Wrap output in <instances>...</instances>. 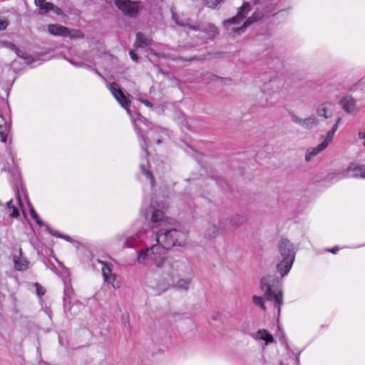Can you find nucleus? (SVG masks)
Masks as SVG:
<instances>
[{
  "label": "nucleus",
  "mask_w": 365,
  "mask_h": 365,
  "mask_svg": "<svg viewBox=\"0 0 365 365\" xmlns=\"http://www.w3.org/2000/svg\"><path fill=\"white\" fill-rule=\"evenodd\" d=\"M358 135H359V138H365V130L364 131H363V130L359 131V133H358ZM363 144L365 146V142H364Z\"/></svg>",
  "instance_id": "obj_43"
},
{
  "label": "nucleus",
  "mask_w": 365,
  "mask_h": 365,
  "mask_svg": "<svg viewBox=\"0 0 365 365\" xmlns=\"http://www.w3.org/2000/svg\"><path fill=\"white\" fill-rule=\"evenodd\" d=\"M40 9L39 14H45L53 9V4L50 2H44L41 5L38 6Z\"/></svg>",
  "instance_id": "obj_26"
},
{
  "label": "nucleus",
  "mask_w": 365,
  "mask_h": 365,
  "mask_svg": "<svg viewBox=\"0 0 365 365\" xmlns=\"http://www.w3.org/2000/svg\"><path fill=\"white\" fill-rule=\"evenodd\" d=\"M6 207L9 210H11L10 216L13 217H17L19 216V210L14 206L12 200L6 203Z\"/></svg>",
  "instance_id": "obj_31"
},
{
  "label": "nucleus",
  "mask_w": 365,
  "mask_h": 365,
  "mask_svg": "<svg viewBox=\"0 0 365 365\" xmlns=\"http://www.w3.org/2000/svg\"><path fill=\"white\" fill-rule=\"evenodd\" d=\"M245 217L240 215H235L230 219V225L232 228H237L245 222Z\"/></svg>",
  "instance_id": "obj_24"
},
{
  "label": "nucleus",
  "mask_w": 365,
  "mask_h": 365,
  "mask_svg": "<svg viewBox=\"0 0 365 365\" xmlns=\"http://www.w3.org/2000/svg\"><path fill=\"white\" fill-rule=\"evenodd\" d=\"M108 87L110 92L112 93V94L113 95V96L115 97V98L121 105V106L125 108L127 110V111L129 112L128 106L130 103V101L124 95L118 84L113 82L111 84L108 85Z\"/></svg>",
  "instance_id": "obj_11"
},
{
  "label": "nucleus",
  "mask_w": 365,
  "mask_h": 365,
  "mask_svg": "<svg viewBox=\"0 0 365 365\" xmlns=\"http://www.w3.org/2000/svg\"><path fill=\"white\" fill-rule=\"evenodd\" d=\"M59 343H60L61 344H62V343H63V341H62V339H61V337H59Z\"/></svg>",
  "instance_id": "obj_51"
},
{
  "label": "nucleus",
  "mask_w": 365,
  "mask_h": 365,
  "mask_svg": "<svg viewBox=\"0 0 365 365\" xmlns=\"http://www.w3.org/2000/svg\"><path fill=\"white\" fill-rule=\"evenodd\" d=\"M255 339L264 341L266 345L274 341L273 336L266 329L258 330L255 334Z\"/></svg>",
  "instance_id": "obj_20"
},
{
  "label": "nucleus",
  "mask_w": 365,
  "mask_h": 365,
  "mask_svg": "<svg viewBox=\"0 0 365 365\" xmlns=\"http://www.w3.org/2000/svg\"><path fill=\"white\" fill-rule=\"evenodd\" d=\"M144 215L146 219H150L152 224L150 231L146 232L147 234H151L150 243L153 242L160 243L167 250L185 244L186 233L182 230L167 227L164 212L160 208L159 205H155L151 203L145 210Z\"/></svg>",
  "instance_id": "obj_2"
},
{
  "label": "nucleus",
  "mask_w": 365,
  "mask_h": 365,
  "mask_svg": "<svg viewBox=\"0 0 365 365\" xmlns=\"http://www.w3.org/2000/svg\"><path fill=\"white\" fill-rule=\"evenodd\" d=\"M15 53L21 58H24L26 60V62L29 64L32 63V57L29 55H27L24 51H21V49L16 48V50L14 51Z\"/></svg>",
  "instance_id": "obj_28"
},
{
  "label": "nucleus",
  "mask_w": 365,
  "mask_h": 365,
  "mask_svg": "<svg viewBox=\"0 0 365 365\" xmlns=\"http://www.w3.org/2000/svg\"><path fill=\"white\" fill-rule=\"evenodd\" d=\"M176 24H178V25H180V26H184V24H180V23H178V21H176Z\"/></svg>",
  "instance_id": "obj_52"
},
{
  "label": "nucleus",
  "mask_w": 365,
  "mask_h": 365,
  "mask_svg": "<svg viewBox=\"0 0 365 365\" xmlns=\"http://www.w3.org/2000/svg\"><path fill=\"white\" fill-rule=\"evenodd\" d=\"M67 36H68L71 39H77V38H83L84 35L79 30L69 29H68Z\"/></svg>",
  "instance_id": "obj_27"
},
{
  "label": "nucleus",
  "mask_w": 365,
  "mask_h": 365,
  "mask_svg": "<svg viewBox=\"0 0 365 365\" xmlns=\"http://www.w3.org/2000/svg\"><path fill=\"white\" fill-rule=\"evenodd\" d=\"M250 10V4L244 3L242 6L239 8L237 14L235 16L223 22L224 26L230 35H240L243 33L245 29L252 23L261 19L262 16V14L259 11H255L250 17L244 21L242 26H239Z\"/></svg>",
  "instance_id": "obj_4"
},
{
  "label": "nucleus",
  "mask_w": 365,
  "mask_h": 365,
  "mask_svg": "<svg viewBox=\"0 0 365 365\" xmlns=\"http://www.w3.org/2000/svg\"><path fill=\"white\" fill-rule=\"evenodd\" d=\"M205 4L212 9L215 8L217 4L221 1V0H204Z\"/></svg>",
  "instance_id": "obj_37"
},
{
  "label": "nucleus",
  "mask_w": 365,
  "mask_h": 365,
  "mask_svg": "<svg viewBox=\"0 0 365 365\" xmlns=\"http://www.w3.org/2000/svg\"><path fill=\"white\" fill-rule=\"evenodd\" d=\"M70 63L71 64H73V66H77V67H81V66H83V63H76V62H74V61H70Z\"/></svg>",
  "instance_id": "obj_45"
},
{
  "label": "nucleus",
  "mask_w": 365,
  "mask_h": 365,
  "mask_svg": "<svg viewBox=\"0 0 365 365\" xmlns=\"http://www.w3.org/2000/svg\"><path fill=\"white\" fill-rule=\"evenodd\" d=\"M105 281L110 284L113 288L119 287V284L118 282H116V275L115 274H110L109 277L105 279Z\"/></svg>",
  "instance_id": "obj_33"
},
{
  "label": "nucleus",
  "mask_w": 365,
  "mask_h": 365,
  "mask_svg": "<svg viewBox=\"0 0 365 365\" xmlns=\"http://www.w3.org/2000/svg\"><path fill=\"white\" fill-rule=\"evenodd\" d=\"M339 104L347 113H351L356 110V101L351 96L343 97Z\"/></svg>",
  "instance_id": "obj_17"
},
{
  "label": "nucleus",
  "mask_w": 365,
  "mask_h": 365,
  "mask_svg": "<svg viewBox=\"0 0 365 365\" xmlns=\"http://www.w3.org/2000/svg\"><path fill=\"white\" fill-rule=\"evenodd\" d=\"M150 44V39L146 38L142 33L136 34L135 45L138 48H145Z\"/></svg>",
  "instance_id": "obj_22"
},
{
  "label": "nucleus",
  "mask_w": 365,
  "mask_h": 365,
  "mask_svg": "<svg viewBox=\"0 0 365 365\" xmlns=\"http://www.w3.org/2000/svg\"><path fill=\"white\" fill-rule=\"evenodd\" d=\"M187 268L188 267L185 264V268L184 269L182 274L175 278L173 282H170V286L173 285L175 288L180 291H188L192 282V279L190 277L180 278V277H182L184 274L187 272Z\"/></svg>",
  "instance_id": "obj_13"
},
{
  "label": "nucleus",
  "mask_w": 365,
  "mask_h": 365,
  "mask_svg": "<svg viewBox=\"0 0 365 365\" xmlns=\"http://www.w3.org/2000/svg\"><path fill=\"white\" fill-rule=\"evenodd\" d=\"M14 263L16 270L25 271L29 268V262L26 259L14 256Z\"/></svg>",
  "instance_id": "obj_21"
},
{
  "label": "nucleus",
  "mask_w": 365,
  "mask_h": 365,
  "mask_svg": "<svg viewBox=\"0 0 365 365\" xmlns=\"http://www.w3.org/2000/svg\"><path fill=\"white\" fill-rule=\"evenodd\" d=\"M48 31L53 36L66 37L68 28L59 24H49L48 26Z\"/></svg>",
  "instance_id": "obj_18"
},
{
  "label": "nucleus",
  "mask_w": 365,
  "mask_h": 365,
  "mask_svg": "<svg viewBox=\"0 0 365 365\" xmlns=\"http://www.w3.org/2000/svg\"><path fill=\"white\" fill-rule=\"evenodd\" d=\"M140 168L142 173L150 181L151 186L153 187L154 184V180L152 173L146 168L145 165L143 163L140 165Z\"/></svg>",
  "instance_id": "obj_29"
},
{
  "label": "nucleus",
  "mask_w": 365,
  "mask_h": 365,
  "mask_svg": "<svg viewBox=\"0 0 365 365\" xmlns=\"http://www.w3.org/2000/svg\"><path fill=\"white\" fill-rule=\"evenodd\" d=\"M30 215L34 220L37 219L38 216L34 208L32 207L30 208Z\"/></svg>",
  "instance_id": "obj_39"
},
{
  "label": "nucleus",
  "mask_w": 365,
  "mask_h": 365,
  "mask_svg": "<svg viewBox=\"0 0 365 365\" xmlns=\"http://www.w3.org/2000/svg\"><path fill=\"white\" fill-rule=\"evenodd\" d=\"M294 260L282 259V261L277 265L278 272L282 277L286 276L292 268Z\"/></svg>",
  "instance_id": "obj_19"
},
{
  "label": "nucleus",
  "mask_w": 365,
  "mask_h": 365,
  "mask_svg": "<svg viewBox=\"0 0 365 365\" xmlns=\"http://www.w3.org/2000/svg\"><path fill=\"white\" fill-rule=\"evenodd\" d=\"M35 286L36 287V294H38V296L41 297L45 294L46 290L43 287H41L38 283H36Z\"/></svg>",
  "instance_id": "obj_38"
},
{
  "label": "nucleus",
  "mask_w": 365,
  "mask_h": 365,
  "mask_svg": "<svg viewBox=\"0 0 365 365\" xmlns=\"http://www.w3.org/2000/svg\"><path fill=\"white\" fill-rule=\"evenodd\" d=\"M202 30L207 34L209 38H214L219 34L217 28L210 23L203 26Z\"/></svg>",
  "instance_id": "obj_23"
},
{
  "label": "nucleus",
  "mask_w": 365,
  "mask_h": 365,
  "mask_svg": "<svg viewBox=\"0 0 365 365\" xmlns=\"http://www.w3.org/2000/svg\"><path fill=\"white\" fill-rule=\"evenodd\" d=\"M46 0H35V4L38 6L45 2Z\"/></svg>",
  "instance_id": "obj_47"
},
{
  "label": "nucleus",
  "mask_w": 365,
  "mask_h": 365,
  "mask_svg": "<svg viewBox=\"0 0 365 365\" xmlns=\"http://www.w3.org/2000/svg\"><path fill=\"white\" fill-rule=\"evenodd\" d=\"M9 25L8 20L6 17L0 16V31H4Z\"/></svg>",
  "instance_id": "obj_36"
},
{
  "label": "nucleus",
  "mask_w": 365,
  "mask_h": 365,
  "mask_svg": "<svg viewBox=\"0 0 365 365\" xmlns=\"http://www.w3.org/2000/svg\"><path fill=\"white\" fill-rule=\"evenodd\" d=\"M130 53V58L134 61H137L138 59V57L137 56V54L135 53L134 51H130L129 52Z\"/></svg>",
  "instance_id": "obj_41"
},
{
  "label": "nucleus",
  "mask_w": 365,
  "mask_h": 365,
  "mask_svg": "<svg viewBox=\"0 0 365 365\" xmlns=\"http://www.w3.org/2000/svg\"><path fill=\"white\" fill-rule=\"evenodd\" d=\"M0 44L1 46L3 47H6L7 48H9V50H11V51H14L16 50V45H14V43H12L11 42H9V41H1L0 42Z\"/></svg>",
  "instance_id": "obj_35"
},
{
  "label": "nucleus",
  "mask_w": 365,
  "mask_h": 365,
  "mask_svg": "<svg viewBox=\"0 0 365 365\" xmlns=\"http://www.w3.org/2000/svg\"><path fill=\"white\" fill-rule=\"evenodd\" d=\"M96 73L99 76H102L101 74L98 71H96Z\"/></svg>",
  "instance_id": "obj_50"
},
{
  "label": "nucleus",
  "mask_w": 365,
  "mask_h": 365,
  "mask_svg": "<svg viewBox=\"0 0 365 365\" xmlns=\"http://www.w3.org/2000/svg\"><path fill=\"white\" fill-rule=\"evenodd\" d=\"M252 301L256 306L259 307L263 311L266 310L263 297L254 295L252 297Z\"/></svg>",
  "instance_id": "obj_30"
},
{
  "label": "nucleus",
  "mask_w": 365,
  "mask_h": 365,
  "mask_svg": "<svg viewBox=\"0 0 365 365\" xmlns=\"http://www.w3.org/2000/svg\"><path fill=\"white\" fill-rule=\"evenodd\" d=\"M101 263H102V274L104 278V280L109 277L110 274H113L111 269L109 266H108L106 264L100 261Z\"/></svg>",
  "instance_id": "obj_32"
},
{
  "label": "nucleus",
  "mask_w": 365,
  "mask_h": 365,
  "mask_svg": "<svg viewBox=\"0 0 365 365\" xmlns=\"http://www.w3.org/2000/svg\"><path fill=\"white\" fill-rule=\"evenodd\" d=\"M150 231V229L140 230L135 235H130L128 233L118 235L115 237V240L118 242H122L124 247H133L138 245L139 242L145 241L150 239L152 240L151 234H147L146 232Z\"/></svg>",
  "instance_id": "obj_6"
},
{
  "label": "nucleus",
  "mask_w": 365,
  "mask_h": 365,
  "mask_svg": "<svg viewBox=\"0 0 365 365\" xmlns=\"http://www.w3.org/2000/svg\"><path fill=\"white\" fill-rule=\"evenodd\" d=\"M329 143L330 141L324 137L323 141L317 146L307 149L305 155V160L307 162L310 161L314 157L323 151L328 146Z\"/></svg>",
  "instance_id": "obj_15"
},
{
  "label": "nucleus",
  "mask_w": 365,
  "mask_h": 365,
  "mask_svg": "<svg viewBox=\"0 0 365 365\" xmlns=\"http://www.w3.org/2000/svg\"><path fill=\"white\" fill-rule=\"evenodd\" d=\"M11 117L8 116L7 118L0 115V137L1 140L6 143L7 137L11 131Z\"/></svg>",
  "instance_id": "obj_14"
},
{
  "label": "nucleus",
  "mask_w": 365,
  "mask_h": 365,
  "mask_svg": "<svg viewBox=\"0 0 365 365\" xmlns=\"http://www.w3.org/2000/svg\"><path fill=\"white\" fill-rule=\"evenodd\" d=\"M207 233L209 237H214L218 233V228L215 225H212L207 230Z\"/></svg>",
  "instance_id": "obj_34"
},
{
  "label": "nucleus",
  "mask_w": 365,
  "mask_h": 365,
  "mask_svg": "<svg viewBox=\"0 0 365 365\" xmlns=\"http://www.w3.org/2000/svg\"><path fill=\"white\" fill-rule=\"evenodd\" d=\"M278 250L282 259H295V250L293 244L286 238H282L278 242Z\"/></svg>",
  "instance_id": "obj_9"
},
{
  "label": "nucleus",
  "mask_w": 365,
  "mask_h": 365,
  "mask_svg": "<svg viewBox=\"0 0 365 365\" xmlns=\"http://www.w3.org/2000/svg\"><path fill=\"white\" fill-rule=\"evenodd\" d=\"M50 233H51V235H52L53 236H55V237H61V235L58 232L53 230H50Z\"/></svg>",
  "instance_id": "obj_42"
},
{
  "label": "nucleus",
  "mask_w": 365,
  "mask_h": 365,
  "mask_svg": "<svg viewBox=\"0 0 365 365\" xmlns=\"http://www.w3.org/2000/svg\"><path fill=\"white\" fill-rule=\"evenodd\" d=\"M292 120L305 129H312L318 124V120L314 115H310L306 118H301L298 115L291 114Z\"/></svg>",
  "instance_id": "obj_12"
},
{
  "label": "nucleus",
  "mask_w": 365,
  "mask_h": 365,
  "mask_svg": "<svg viewBox=\"0 0 365 365\" xmlns=\"http://www.w3.org/2000/svg\"><path fill=\"white\" fill-rule=\"evenodd\" d=\"M348 172L351 173L350 174H341V173H332L329 178V180L333 182H336L341 180L344 177L350 176L352 178H365V167L364 165L355 166L354 168H349Z\"/></svg>",
  "instance_id": "obj_10"
},
{
  "label": "nucleus",
  "mask_w": 365,
  "mask_h": 365,
  "mask_svg": "<svg viewBox=\"0 0 365 365\" xmlns=\"http://www.w3.org/2000/svg\"><path fill=\"white\" fill-rule=\"evenodd\" d=\"M115 5L122 12L131 17H135L139 11V3L130 0H115Z\"/></svg>",
  "instance_id": "obj_8"
},
{
  "label": "nucleus",
  "mask_w": 365,
  "mask_h": 365,
  "mask_svg": "<svg viewBox=\"0 0 365 365\" xmlns=\"http://www.w3.org/2000/svg\"><path fill=\"white\" fill-rule=\"evenodd\" d=\"M133 124L139 138L140 147L144 151L145 158L148 155V148L152 140L155 141L157 144H160L164 138L168 136V130L159 126H153L149 130L148 136L145 137L143 132L149 127V125L146 120L141 115L133 122Z\"/></svg>",
  "instance_id": "obj_3"
},
{
  "label": "nucleus",
  "mask_w": 365,
  "mask_h": 365,
  "mask_svg": "<svg viewBox=\"0 0 365 365\" xmlns=\"http://www.w3.org/2000/svg\"><path fill=\"white\" fill-rule=\"evenodd\" d=\"M341 120V118L340 117L337 118L332 128L327 133L325 138L327 139H328V140H329L330 142L332 140L334 135L338 129V126H339V124L340 123Z\"/></svg>",
  "instance_id": "obj_25"
},
{
  "label": "nucleus",
  "mask_w": 365,
  "mask_h": 365,
  "mask_svg": "<svg viewBox=\"0 0 365 365\" xmlns=\"http://www.w3.org/2000/svg\"><path fill=\"white\" fill-rule=\"evenodd\" d=\"M53 11H54L57 15H62L63 14V11L58 8V6H55L53 4V9H52Z\"/></svg>",
  "instance_id": "obj_40"
},
{
  "label": "nucleus",
  "mask_w": 365,
  "mask_h": 365,
  "mask_svg": "<svg viewBox=\"0 0 365 365\" xmlns=\"http://www.w3.org/2000/svg\"><path fill=\"white\" fill-rule=\"evenodd\" d=\"M141 102L148 107H152L151 103L148 100H141Z\"/></svg>",
  "instance_id": "obj_44"
},
{
  "label": "nucleus",
  "mask_w": 365,
  "mask_h": 365,
  "mask_svg": "<svg viewBox=\"0 0 365 365\" xmlns=\"http://www.w3.org/2000/svg\"><path fill=\"white\" fill-rule=\"evenodd\" d=\"M338 250H339V247H335L333 249L329 250V251L331 252L333 254H336Z\"/></svg>",
  "instance_id": "obj_48"
},
{
  "label": "nucleus",
  "mask_w": 365,
  "mask_h": 365,
  "mask_svg": "<svg viewBox=\"0 0 365 365\" xmlns=\"http://www.w3.org/2000/svg\"><path fill=\"white\" fill-rule=\"evenodd\" d=\"M61 237L65 239L68 242H71V238L69 236H68V235H61Z\"/></svg>",
  "instance_id": "obj_49"
},
{
  "label": "nucleus",
  "mask_w": 365,
  "mask_h": 365,
  "mask_svg": "<svg viewBox=\"0 0 365 365\" xmlns=\"http://www.w3.org/2000/svg\"><path fill=\"white\" fill-rule=\"evenodd\" d=\"M167 249L156 242L145 250H140L138 255V262L147 266L155 265L156 272L160 277L155 283L148 281V285L159 295L170 287V282L182 275L185 268V262L182 260L167 257Z\"/></svg>",
  "instance_id": "obj_1"
},
{
  "label": "nucleus",
  "mask_w": 365,
  "mask_h": 365,
  "mask_svg": "<svg viewBox=\"0 0 365 365\" xmlns=\"http://www.w3.org/2000/svg\"><path fill=\"white\" fill-rule=\"evenodd\" d=\"M150 231V229L140 230L135 235H130L128 233L118 235L115 237V240L118 242H122L124 247H133L138 245L139 242L145 241L150 239L152 240L151 234H147L146 232Z\"/></svg>",
  "instance_id": "obj_7"
},
{
  "label": "nucleus",
  "mask_w": 365,
  "mask_h": 365,
  "mask_svg": "<svg viewBox=\"0 0 365 365\" xmlns=\"http://www.w3.org/2000/svg\"><path fill=\"white\" fill-rule=\"evenodd\" d=\"M334 106L330 102H324L317 108L316 113L319 117L329 118L331 117Z\"/></svg>",
  "instance_id": "obj_16"
},
{
  "label": "nucleus",
  "mask_w": 365,
  "mask_h": 365,
  "mask_svg": "<svg viewBox=\"0 0 365 365\" xmlns=\"http://www.w3.org/2000/svg\"><path fill=\"white\" fill-rule=\"evenodd\" d=\"M260 289L266 299L274 302V307L277 309L279 315L281 306L283 305V293L278 278L272 275L263 277L260 282Z\"/></svg>",
  "instance_id": "obj_5"
},
{
  "label": "nucleus",
  "mask_w": 365,
  "mask_h": 365,
  "mask_svg": "<svg viewBox=\"0 0 365 365\" xmlns=\"http://www.w3.org/2000/svg\"><path fill=\"white\" fill-rule=\"evenodd\" d=\"M34 220L36 221V224L38 225L40 227L43 226V222L41 220L39 216H38V218L35 219Z\"/></svg>",
  "instance_id": "obj_46"
}]
</instances>
